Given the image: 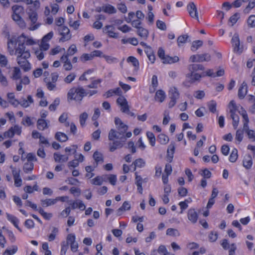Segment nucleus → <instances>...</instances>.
Segmentation results:
<instances>
[{
	"instance_id": "f257e3e1",
	"label": "nucleus",
	"mask_w": 255,
	"mask_h": 255,
	"mask_svg": "<svg viewBox=\"0 0 255 255\" xmlns=\"http://www.w3.org/2000/svg\"><path fill=\"white\" fill-rule=\"evenodd\" d=\"M36 43L32 38L22 33L18 37H8L7 51L10 55H16L17 64L25 72L31 69V65L27 59L30 57V51L25 45L32 46Z\"/></svg>"
},
{
	"instance_id": "f03ea898",
	"label": "nucleus",
	"mask_w": 255,
	"mask_h": 255,
	"mask_svg": "<svg viewBox=\"0 0 255 255\" xmlns=\"http://www.w3.org/2000/svg\"><path fill=\"white\" fill-rule=\"evenodd\" d=\"M87 96V92L82 87H73L71 88L67 93V100L68 102L74 100L80 102L83 98Z\"/></svg>"
},
{
	"instance_id": "7ed1b4c3",
	"label": "nucleus",
	"mask_w": 255,
	"mask_h": 255,
	"mask_svg": "<svg viewBox=\"0 0 255 255\" xmlns=\"http://www.w3.org/2000/svg\"><path fill=\"white\" fill-rule=\"evenodd\" d=\"M170 101L168 103V107L171 108L175 106L177 100L179 98V93L175 87L170 88L169 93Z\"/></svg>"
},
{
	"instance_id": "20e7f679",
	"label": "nucleus",
	"mask_w": 255,
	"mask_h": 255,
	"mask_svg": "<svg viewBox=\"0 0 255 255\" xmlns=\"http://www.w3.org/2000/svg\"><path fill=\"white\" fill-rule=\"evenodd\" d=\"M108 138L110 140L114 141L115 139H119L123 142L126 140L125 133L121 131H117L111 129L109 133Z\"/></svg>"
},
{
	"instance_id": "39448f33",
	"label": "nucleus",
	"mask_w": 255,
	"mask_h": 255,
	"mask_svg": "<svg viewBox=\"0 0 255 255\" xmlns=\"http://www.w3.org/2000/svg\"><path fill=\"white\" fill-rule=\"evenodd\" d=\"M57 30L59 34L62 36L59 39V41L65 42L69 40L71 38V34H70V30L66 26H63L58 27Z\"/></svg>"
},
{
	"instance_id": "423d86ee",
	"label": "nucleus",
	"mask_w": 255,
	"mask_h": 255,
	"mask_svg": "<svg viewBox=\"0 0 255 255\" xmlns=\"http://www.w3.org/2000/svg\"><path fill=\"white\" fill-rule=\"evenodd\" d=\"M187 9L191 17L198 20L199 17L197 8L194 2H190L187 6Z\"/></svg>"
},
{
	"instance_id": "0eeeda50",
	"label": "nucleus",
	"mask_w": 255,
	"mask_h": 255,
	"mask_svg": "<svg viewBox=\"0 0 255 255\" xmlns=\"http://www.w3.org/2000/svg\"><path fill=\"white\" fill-rule=\"evenodd\" d=\"M231 42L234 48V52L241 53L242 52V47L240 46V39L238 34H234L232 38Z\"/></svg>"
},
{
	"instance_id": "6e6552de",
	"label": "nucleus",
	"mask_w": 255,
	"mask_h": 255,
	"mask_svg": "<svg viewBox=\"0 0 255 255\" xmlns=\"http://www.w3.org/2000/svg\"><path fill=\"white\" fill-rule=\"evenodd\" d=\"M248 93V86L246 82L244 81L239 88L238 96L240 99H243Z\"/></svg>"
},
{
	"instance_id": "1a4fd4ad",
	"label": "nucleus",
	"mask_w": 255,
	"mask_h": 255,
	"mask_svg": "<svg viewBox=\"0 0 255 255\" xmlns=\"http://www.w3.org/2000/svg\"><path fill=\"white\" fill-rule=\"evenodd\" d=\"M115 27L112 25H106L104 28V31L108 33L109 36L111 38H117L118 37V33L114 32Z\"/></svg>"
},
{
	"instance_id": "9d476101",
	"label": "nucleus",
	"mask_w": 255,
	"mask_h": 255,
	"mask_svg": "<svg viewBox=\"0 0 255 255\" xmlns=\"http://www.w3.org/2000/svg\"><path fill=\"white\" fill-rule=\"evenodd\" d=\"M175 145L174 142H171L169 145L167 151V160L169 162H171L172 161L173 155L175 152Z\"/></svg>"
},
{
	"instance_id": "9b49d317",
	"label": "nucleus",
	"mask_w": 255,
	"mask_h": 255,
	"mask_svg": "<svg viewBox=\"0 0 255 255\" xmlns=\"http://www.w3.org/2000/svg\"><path fill=\"white\" fill-rule=\"evenodd\" d=\"M187 217L188 220L193 224H195L198 220V216L194 209H190L188 211Z\"/></svg>"
},
{
	"instance_id": "f8f14e48",
	"label": "nucleus",
	"mask_w": 255,
	"mask_h": 255,
	"mask_svg": "<svg viewBox=\"0 0 255 255\" xmlns=\"http://www.w3.org/2000/svg\"><path fill=\"white\" fill-rule=\"evenodd\" d=\"M33 103V100L32 97L30 95L27 96V99L24 98H22L20 101H19V105L22 106L23 108H26L28 107L30 104Z\"/></svg>"
},
{
	"instance_id": "ddd939ff",
	"label": "nucleus",
	"mask_w": 255,
	"mask_h": 255,
	"mask_svg": "<svg viewBox=\"0 0 255 255\" xmlns=\"http://www.w3.org/2000/svg\"><path fill=\"white\" fill-rule=\"evenodd\" d=\"M187 76L190 79L191 82H194L196 81H199L201 78L206 76V75L204 72L200 74L197 73H190L188 74Z\"/></svg>"
},
{
	"instance_id": "4468645a",
	"label": "nucleus",
	"mask_w": 255,
	"mask_h": 255,
	"mask_svg": "<svg viewBox=\"0 0 255 255\" xmlns=\"http://www.w3.org/2000/svg\"><path fill=\"white\" fill-rule=\"evenodd\" d=\"M7 220L10 221L15 228H16L19 231L21 232V230L19 228L18 223H19L18 219L14 216L8 213H6Z\"/></svg>"
},
{
	"instance_id": "2eb2a0df",
	"label": "nucleus",
	"mask_w": 255,
	"mask_h": 255,
	"mask_svg": "<svg viewBox=\"0 0 255 255\" xmlns=\"http://www.w3.org/2000/svg\"><path fill=\"white\" fill-rule=\"evenodd\" d=\"M123 142L122 140H114L112 143L109 144L110 151L113 152L117 148L122 147L124 145Z\"/></svg>"
},
{
	"instance_id": "dca6fc26",
	"label": "nucleus",
	"mask_w": 255,
	"mask_h": 255,
	"mask_svg": "<svg viewBox=\"0 0 255 255\" xmlns=\"http://www.w3.org/2000/svg\"><path fill=\"white\" fill-rule=\"evenodd\" d=\"M7 97L9 103L14 107H17L19 105V101L15 98L13 93H8L7 94Z\"/></svg>"
},
{
	"instance_id": "f3484780",
	"label": "nucleus",
	"mask_w": 255,
	"mask_h": 255,
	"mask_svg": "<svg viewBox=\"0 0 255 255\" xmlns=\"http://www.w3.org/2000/svg\"><path fill=\"white\" fill-rule=\"evenodd\" d=\"M53 156L54 160L56 162H65L67 161L69 159L68 155H62L58 153H54Z\"/></svg>"
},
{
	"instance_id": "a211bd4d",
	"label": "nucleus",
	"mask_w": 255,
	"mask_h": 255,
	"mask_svg": "<svg viewBox=\"0 0 255 255\" xmlns=\"http://www.w3.org/2000/svg\"><path fill=\"white\" fill-rule=\"evenodd\" d=\"M188 69L190 73H196L199 70H204L205 69L204 67L201 64H191L188 67Z\"/></svg>"
},
{
	"instance_id": "6ab92c4d",
	"label": "nucleus",
	"mask_w": 255,
	"mask_h": 255,
	"mask_svg": "<svg viewBox=\"0 0 255 255\" xmlns=\"http://www.w3.org/2000/svg\"><path fill=\"white\" fill-rule=\"evenodd\" d=\"M130 208V205L128 201H125L122 206L117 210V214L118 216H121L123 212L129 210Z\"/></svg>"
},
{
	"instance_id": "aec40b11",
	"label": "nucleus",
	"mask_w": 255,
	"mask_h": 255,
	"mask_svg": "<svg viewBox=\"0 0 255 255\" xmlns=\"http://www.w3.org/2000/svg\"><path fill=\"white\" fill-rule=\"evenodd\" d=\"M253 164L252 158L251 155H246L243 160V166L247 169H250Z\"/></svg>"
},
{
	"instance_id": "412c9836",
	"label": "nucleus",
	"mask_w": 255,
	"mask_h": 255,
	"mask_svg": "<svg viewBox=\"0 0 255 255\" xmlns=\"http://www.w3.org/2000/svg\"><path fill=\"white\" fill-rule=\"evenodd\" d=\"M179 61V58L177 56L170 57L168 55H166L165 57L162 60V63L164 64H173Z\"/></svg>"
},
{
	"instance_id": "4be33fe9",
	"label": "nucleus",
	"mask_w": 255,
	"mask_h": 255,
	"mask_svg": "<svg viewBox=\"0 0 255 255\" xmlns=\"http://www.w3.org/2000/svg\"><path fill=\"white\" fill-rule=\"evenodd\" d=\"M165 97L166 95L165 92L161 90H158L155 93V100L160 103H162L164 101Z\"/></svg>"
},
{
	"instance_id": "5701e85b",
	"label": "nucleus",
	"mask_w": 255,
	"mask_h": 255,
	"mask_svg": "<svg viewBox=\"0 0 255 255\" xmlns=\"http://www.w3.org/2000/svg\"><path fill=\"white\" fill-rule=\"evenodd\" d=\"M137 34L144 39H146L148 36V31L143 27L138 28L136 31Z\"/></svg>"
},
{
	"instance_id": "b1692460",
	"label": "nucleus",
	"mask_w": 255,
	"mask_h": 255,
	"mask_svg": "<svg viewBox=\"0 0 255 255\" xmlns=\"http://www.w3.org/2000/svg\"><path fill=\"white\" fill-rule=\"evenodd\" d=\"M55 138L60 142H65L68 139L66 134L62 132H57L55 135Z\"/></svg>"
},
{
	"instance_id": "393cba45",
	"label": "nucleus",
	"mask_w": 255,
	"mask_h": 255,
	"mask_svg": "<svg viewBox=\"0 0 255 255\" xmlns=\"http://www.w3.org/2000/svg\"><path fill=\"white\" fill-rule=\"evenodd\" d=\"M102 10L104 12L109 14L115 13L117 12V10L115 7L110 4H107L102 6Z\"/></svg>"
},
{
	"instance_id": "a878e982",
	"label": "nucleus",
	"mask_w": 255,
	"mask_h": 255,
	"mask_svg": "<svg viewBox=\"0 0 255 255\" xmlns=\"http://www.w3.org/2000/svg\"><path fill=\"white\" fill-rule=\"evenodd\" d=\"M48 128L47 123L43 119H39L37 121V128L39 130H43Z\"/></svg>"
},
{
	"instance_id": "bb28decb",
	"label": "nucleus",
	"mask_w": 255,
	"mask_h": 255,
	"mask_svg": "<svg viewBox=\"0 0 255 255\" xmlns=\"http://www.w3.org/2000/svg\"><path fill=\"white\" fill-rule=\"evenodd\" d=\"M41 205L45 207L56 204L55 199H46L40 200Z\"/></svg>"
},
{
	"instance_id": "cd10ccee",
	"label": "nucleus",
	"mask_w": 255,
	"mask_h": 255,
	"mask_svg": "<svg viewBox=\"0 0 255 255\" xmlns=\"http://www.w3.org/2000/svg\"><path fill=\"white\" fill-rule=\"evenodd\" d=\"M231 118L233 120V126L235 129H236L239 123V117L236 113L230 114Z\"/></svg>"
},
{
	"instance_id": "c85d7f7f",
	"label": "nucleus",
	"mask_w": 255,
	"mask_h": 255,
	"mask_svg": "<svg viewBox=\"0 0 255 255\" xmlns=\"http://www.w3.org/2000/svg\"><path fill=\"white\" fill-rule=\"evenodd\" d=\"M18 248L16 246H12V247L7 249L3 253V255H13L17 251Z\"/></svg>"
},
{
	"instance_id": "c756f323",
	"label": "nucleus",
	"mask_w": 255,
	"mask_h": 255,
	"mask_svg": "<svg viewBox=\"0 0 255 255\" xmlns=\"http://www.w3.org/2000/svg\"><path fill=\"white\" fill-rule=\"evenodd\" d=\"M29 19L31 21L32 25L36 23L37 20L38 15L36 11H32L28 13Z\"/></svg>"
},
{
	"instance_id": "7c9ffc66",
	"label": "nucleus",
	"mask_w": 255,
	"mask_h": 255,
	"mask_svg": "<svg viewBox=\"0 0 255 255\" xmlns=\"http://www.w3.org/2000/svg\"><path fill=\"white\" fill-rule=\"evenodd\" d=\"M127 62L131 63L132 65L135 67V69H138L139 68V62L138 60L133 56H129L127 59Z\"/></svg>"
},
{
	"instance_id": "2f4dec72",
	"label": "nucleus",
	"mask_w": 255,
	"mask_h": 255,
	"mask_svg": "<svg viewBox=\"0 0 255 255\" xmlns=\"http://www.w3.org/2000/svg\"><path fill=\"white\" fill-rule=\"evenodd\" d=\"M59 232L58 229L56 227H53L51 233L48 236V240L49 242L54 241Z\"/></svg>"
},
{
	"instance_id": "473e14b6",
	"label": "nucleus",
	"mask_w": 255,
	"mask_h": 255,
	"mask_svg": "<svg viewBox=\"0 0 255 255\" xmlns=\"http://www.w3.org/2000/svg\"><path fill=\"white\" fill-rule=\"evenodd\" d=\"M199 58V62H203L204 61H209L211 60V56L208 53H204L198 54Z\"/></svg>"
},
{
	"instance_id": "72a5a7b5",
	"label": "nucleus",
	"mask_w": 255,
	"mask_h": 255,
	"mask_svg": "<svg viewBox=\"0 0 255 255\" xmlns=\"http://www.w3.org/2000/svg\"><path fill=\"white\" fill-rule=\"evenodd\" d=\"M166 235L172 237H178L180 236V233L177 229L168 228L166 230Z\"/></svg>"
},
{
	"instance_id": "f704fd0d",
	"label": "nucleus",
	"mask_w": 255,
	"mask_h": 255,
	"mask_svg": "<svg viewBox=\"0 0 255 255\" xmlns=\"http://www.w3.org/2000/svg\"><path fill=\"white\" fill-rule=\"evenodd\" d=\"M238 157V150L236 148H234L229 156V160L231 162H235L237 160Z\"/></svg>"
},
{
	"instance_id": "c9c22d12",
	"label": "nucleus",
	"mask_w": 255,
	"mask_h": 255,
	"mask_svg": "<svg viewBox=\"0 0 255 255\" xmlns=\"http://www.w3.org/2000/svg\"><path fill=\"white\" fill-rule=\"evenodd\" d=\"M132 164H134V170H135L136 169V167L141 168L144 166L145 162L142 158H138L137 159H136L133 162Z\"/></svg>"
},
{
	"instance_id": "e433bc0d",
	"label": "nucleus",
	"mask_w": 255,
	"mask_h": 255,
	"mask_svg": "<svg viewBox=\"0 0 255 255\" xmlns=\"http://www.w3.org/2000/svg\"><path fill=\"white\" fill-rule=\"evenodd\" d=\"M93 158L97 163V164L99 162H103V155L98 151H95L93 154Z\"/></svg>"
},
{
	"instance_id": "4c0bfd02",
	"label": "nucleus",
	"mask_w": 255,
	"mask_h": 255,
	"mask_svg": "<svg viewBox=\"0 0 255 255\" xmlns=\"http://www.w3.org/2000/svg\"><path fill=\"white\" fill-rule=\"evenodd\" d=\"M159 142L162 144H166L168 142L169 137L164 134H160L158 137Z\"/></svg>"
},
{
	"instance_id": "58836bf2",
	"label": "nucleus",
	"mask_w": 255,
	"mask_h": 255,
	"mask_svg": "<svg viewBox=\"0 0 255 255\" xmlns=\"http://www.w3.org/2000/svg\"><path fill=\"white\" fill-rule=\"evenodd\" d=\"M13 13L20 14L24 12V8L22 6L14 5L12 7Z\"/></svg>"
},
{
	"instance_id": "ea45409f",
	"label": "nucleus",
	"mask_w": 255,
	"mask_h": 255,
	"mask_svg": "<svg viewBox=\"0 0 255 255\" xmlns=\"http://www.w3.org/2000/svg\"><path fill=\"white\" fill-rule=\"evenodd\" d=\"M12 78L13 80H18L21 78V72L19 68H14Z\"/></svg>"
},
{
	"instance_id": "a19ab883",
	"label": "nucleus",
	"mask_w": 255,
	"mask_h": 255,
	"mask_svg": "<svg viewBox=\"0 0 255 255\" xmlns=\"http://www.w3.org/2000/svg\"><path fill=\"white\" fill-rule=\"evenodd\" d=\"M88 117V115L87 113L84 112L81 114L79 116V121L80 125L83 127L85 126V123L86 120H87Z\"/></svg>"
},
{
	"instance_id": "79ce46f5",
	"label": "nucleus",
	"mask_w": 255,
	"mask_h": 255,
	"mask_svg": "<svg viewBox=\"0 0 255 255\" xmlns=\"http://www.w3.org/2000/svg\"><path fill=\"white\" fill-rule=\"evenodd\" d=\"M203 45V41L201 40L194 41L191 46V50L192 51H196L200 47Z\"/></svg>"
},
{
	"instance_id": "37998d69",
	"label": "nucleus",
	"mask_w": 255,
	"mask_h": 255,
	"mask_svg": "<svg viewBox=\"0 0 255 255\" xmlns=\"http://www.w3.org/2000/svg\"><path fill=\"white\" fill-rule=\"evenodd\" d=\"M146 136L149 139V143L151 146H153L155 143V137L154 134L150 131H147L146 132Z\"/></svg>"
},
{
	"instance_id": "c03bdc74",
	"label": "nucleus",
	"mask_w": 255,
	"mask_h": 255,
	"mask_svg": "<svg viewBox=\"0 0 255 255\" xmlns=\"http://www.w3.org/2000/svg\"><path fill=\"white\" fill-rule=\"evenodd\" d=\"M189 38L188 35L185 34L179 36L177 38V43L179 46H180L181 44L185 43Z\"/></svg>"
},
{
	"instance_id": "a18cd8bd",
	"label": "nucleus",
	"mask_w": 255,
	"mask_h": 255,
	"mask_svg": "<svg viewBox=\"0 0 255 255\" xmlns=\"http://www.w3.org/2000/svg\"><path fill=\"white\" fill-rule=\"evenodd\" d=\"M34 165L32 162H27L24 164L23 170L26 173H27L29 171H31L33 169Z\"/></svg>"
},
{
	"instance_id": "49530a36",
	"label": "nucleus",
	"mask_w": 255,
	"mask_h": 255,
	"mask_svg": "<svg viewBox=\"0 0 255 255\" xmlns=\"http://www.w3.org/2000/svg\"><path fill=\"white\" fill-rule=\"evenodd\" d=\"M229 107L230 108V113H236V111L237 110V106L234 100L230 101L229 104Z\"/></svg>"
},
{
	"instance_id": "de8ad7c7",
	"label": "nucleus",
	"mask_w": 255,
	"mask_h": 255,
	"mask_svg": "<svg viewBox=\"0 0 255 255\" xmlns=\"http://www.w3.org/2000/svg\"><path fill=\"white\" fill-rule=\"evenodd\" d=\"M77 148V146L76 145H72L71 146L66 147L65 148V151L66 152L69 153L68 155H70V154H75L76 152Z\"/></svg>"
},
{
	"instance_id": "09e8293b",
	"label": "nucleus",
	"mask_w": 255,
	"mask_h": 255,
	"mask_svg": "<svg viewBox=\"0 0 255 255\" xmlns=\"http://www.w3.org/2000/svg\"><path fill=\"white\" fill-rule=\"evenodd\" d=\"M38 212L46 220H49L52 217V214L45 212L41 208H38Z\"/></svg>"
},
{
	"instance_id": "8fccbe9b",
	"label": "nucleus",
	"mask_w": 255,
	"mask_h": 255,
	"mask_svg": "<svg viewBox=\"0 0 255 255\" xmlns=\"http://www.w3.org/2000/svg\"><path fill=\"white\" fill-rule=\"evenodd\" d=\"M76 75L75 73H72L70 74L69 75H68V76H67L65 78L64 81L65 83H66L67 84H69L75 79V78H76Z\"/></svg>"
},
{
	"instance_id": "3c124183",
	"label": "nucleus",
	"mask_w": 255,
	"mask_h": 255,
	"mask_svg": "<svg viewBox=\"0 0 255 255\" xmlns=\"http://www.w3.org/2000/svg\"><path fill=\"white\" fill-rule=\"evenodd\" d=\"M10 168L11 170L12 174L14 178H17L20 176V169H16L15 167H13V166L11 165L10 166Z\"/></svg>"
},
{
	"instance_id": "603ef678",
	"label": "nucleus",
	"mask_w": 255,
	"mask_h": 255,
	"mask_svg": "<svg viewBox=\"0 0 255 255\" xmlns=\"http://www.w3.org/2000/svg\"><path fill=\"white\" fill-rule=\"evenodd\" d=\"M35 55L39 60H41L44 57L45 52L41 50V49H38L35 50Z\"/></svg>"
},
{
	"instance_id": "864d4df0",
	"label": "nucleus",
	"mask_w": 255,
	"mask_h": 255,
	"mask_svg": "<svg viewBox=\"0 0 255 255\" xmlns=\"http://www.w3.org/2000/svg\"><path fill=\"white\" fill-rule=\"evenodd\" d=\"M216 106L217 104L216 102L214 101H210L208 104L209 111L213 113H215L216 111Z\"/></svg>"
},
{
	"instance_id": "5fc2aeb1",
	"label": "nucleus",
	"mask_w": 255,
	"mask_h": 255,
	"mask_svg": "<svg viewBox=\"0 0 255 255\" xmlns=\"http://www.w3.org/2000/svg\"><path fill=\"white\" fill-rule=\"evenodd\" d=\"M243 130L238 129L236 133V139L239 141V143L241 142L243 138Z\"/></svg>"
},
{
	"instance_id": "6e6d98bb",
	"label": "nucleus",
	"mask_w": 255,
	"mask_h": 255,
	"mask_svg": "<svg viewBox=\"0 0 255 255\" xmlns=\"http://www.w3.org/2000/svg\"><path fill=\"white\" fill-rule=\"evenodd\" d=\"M103 183V179L101 176H98L92 179V184L96 185H101Z\"/></svg>"
},
{
	"instance_id": "4d7b16f0",
	"label": "nucleus",
	"mask_w": 255,
	"mask_h": 255,
	"mask_svg": "<svg viewBox=\"0 0 255 255\" xmlns=\"http://www.w3.org/2000/svg\"><path fill=\"white\" fill-rule=\"evenodd\" d=\"M77 51L76 46L75 44L71 45L67 50V54L69 56L74 55Z\"/></svg>"
},
{
	"instance_id": "13d9d810",
	"label": "nucleus",
	"mask_w": 255,
	"mask_h": 255,
	"mask_svg": "<svg viewBox=\"0 0 255 255\" xmlns=\"http://www.w3.org/2000/svg\"><path fill=\"white\" fill-rule=\"evenodd\" d=\"M248 24L251 27L255 26V15H252L249 16L247 20Z\"/></svg>"
},
{
	"instance_id": "bf43d9fd",
	"label": "nucleus",
	"mask_w": 255,
	"mask_h": 255,
	"mask_svg": "<svg viewBox=\"0 0 255 255\" xmlns=\"http://www.w3.org/2000/svg\"><path fill=\"white\" fill-rule=\"evenodd\" d=\"M75 239L76 237L74 235L72 234H68L67 237V242L65 243L66 244H67L68 246H69V245H70L75 242Z\"/></svg>"
},
{
	"instance_id": "052dcab7",
	"label": "nucleus",
	"mask_w": 255,
	"mask_h": 255,
	"mask_svg": "<svg viewBox=\"0 0 255 255\" xmlns=\"http://www.w3.org/2000/svg\"><path fill=\"white\" fill-rule=\"evenodd\" d=\"M49 48V44L46 42L42 40L41 44L39 46V49H41L43 51H46Z\"/></svg>"
},
{
	"instance_id": "680f3d73",
	"label": "nucleus",
	"mask_w": 255,
	"mask_h": 255,
	"mask_svg": "<svg viewBox=\"0 0 255 255\" xmlns=\"http://www.w3.org/2000/svg\"><path fill=\"white\" fill-rule=\"evenodd\" d=\"M255 6V1H250L248 5L244 9V12L245 13H248L250 10L253 8Z\"/></svg>"
},
{
	"instance_id": "e2e57ef3",
	"label": "nucleus",
	"mask_w": 255,
	"mask_h": 255,
	"mask_svg": "<svg viewBox=\"0 0 255 255\" xmlns=\"http://www.w3.org/2000/svg\"><path fill=\"white\" fill-rule=\"evenodd\" d=\"M239 18V14L238 13H236L234 15H233L230 18L229 21L232 23L231 26H233L234 24H235Z\"/></svg>"
},
{
	"instance_id": "0e129e2a",
	"label": "nucleus",
	"mask_w": 255,
	"mask_h": 255,
	"mask_svg": "<svg viewBox=\"0 0 255 255\" xmlns=\"http://www.w3.org/2000/svg\"><path fill=\"white\" fill-rule=\"evenodd\" d=\"M68 249V246L67 244H66V243L65 242H62L60 255H65Z\"/></svg>"
},
{
	"instance_id": "69168bd1",
	"label": "nucleus",
	"mask_w": 255,
	"mask_h": 255,
	"mask_svg": "<svg viewBox=\"0 0 255 255\" xmlns=\"http://www.w3.org/2000/svg\"><path fill=\"white\" fill-rule=\"evenodd\" d=\"M93 58L92 54H83L80 57V60L82 61L85 62L88 60H91Z\"/></svg>"
},
{
	"instance_id": "338daca9",
	"label": "nucleus",
	"mask_w": 255,
	"mask_h": 255,
	"mask_svg": "<svg viewBox=\"0 0 255 255\" xmlns=\"http://www.w3.org/2000/svg\"><path fill=\"white\" fill-rule=\"evenodd\" d=\"M8 61L6 57L2 54H0V64L1 67H5L7 64Z\"/></svg>"
},
{
	"instance_id": "774afa93",
	"label": "nucleus",
	"mask_w": 255,
	"mask_h": 255,
	"mask_svg": "<svg viewBox=\"0 0 255 255\" xmlns=\"http://www.w3.org/2000/svg\"><path fill=\"white\" fill-rule=\"evenodd\" d=\"M246 133H247L250 139L252 141H255V131L254 130L250 129Z\"/></svg>"
}]
</instances>
